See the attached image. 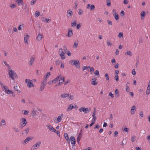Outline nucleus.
I'll list each match as a JSON object with an SVG mask.
<instances>
[{
	"instance_id": "obj_1",
	"label": "nucleus",
	"mask_w": 150,
	"mask_h": 150,
	"mask_svg": "<svg viewBox=\"0 0 150 150\" xmlns=\"http://www.w3.org/2000/svg\"><path fill=\"white\" fill-rule=\"evenodd\" d=\"M69 63L72 65H75L77 68H79L80 67L79 62L77 60H71L69 62Z\"/></svg>"
},
{
	"instance_id": "obj_2",
	"label": "nucleus",
	"mask_w": 150,
	"mask_h": 150,
	"mask_svg": "<svg viewBox=\"0 0 150 150\" xmlns=\"http://www.w3.org/2000/svg\"><path fill=\"white\" fill-rule=\"evenodd\" d=\"M8 75L9 77L13 80H14V77L17 76L16 73L12 70L9 71Z\"/></svg>"
},
{
	"instance_id": "obj_3",
	"label": "nucleus",
	"mask_w": 150,
	"mask_h": 150,
	"mask_svg": "<svg viewBox=\"0 0 150 150\" xmlns=\"http://www.w3.org/2000/svg\"><path fill=\"white\" fill-rule=\"evenodd\" d=\"M47 84V82L45 81H42L41 83L39 89V91H42L44 89Z\"/></svg>"
},
{
	"instance_id": "obj_4",
	"label": "nucleus",
	"mask_w": 150,
	"mask_h": 150,
	"mask_svg": "<svg viewBox=\"0 0 150 150\" xmlns=\"http://www.w3.org/2000/svg\"><path fill=\"white\" fill-rule=\"evenodd\" d=\"M25 82L27 83V86L29 88H31L34 86L32 82V81L30 79H26L25 80Z\"/></svg>"
},
{
	"instance_id": "obj_5",
	"label": "nucleus",
	"mask_w": 150,
	"mask_h": 150,
	"mask_svg": "<svg viewBox=\"0 0 150 150\" xmlns=\"http://www.w3.org/2000/svg\"><path fill=\"white\" fill-rule=\"evenodd\" d=\"M90 109H88V108H85L84 107H82L81 108L79 109V111L81 112L82 111H83L85 113H87L89 112Z\"/></svg>"
},
{
	"instance_id": "obj_6",
	"label": "nucleus",
	"mask_w": 150,
	"mask_h": 150,
	"mask_svg": "<svg viewBox=\"0 0 150 150\" xmlns=\"http://www.w3.org/2000/svg\"><path fill=\"white\" fill-rule=\"evenodd\" d=\"M21 122L20 123L21 126L20 127V128H22L25 126L27 124V122L26 121V119L25 118H22L21 119Z\"/></svg>"
},
{
	"instance_id": "obj_7",
	"label": "nucleus",
	"mask_w": 150,
	"mask_h": 150,
	"mask_svg": "<svg viewBox=\"0 0 150 150\" xmlns=\"http://www.w3.org/2000/svg\"><path fill=\"white\" fill-rule=\"evenodd\" d=\"M59 53L60 56L62 59H65V57L64 55L65 53L62 49L61 48L59 50Z\"/></svg>"
},
{
	"instance_id": "obj_8",
	"label": "nucleus",
	"mask_w": 150,
	"mask_h": 150,
	"mask_svg": "<svg viewBox=\"0 0 150 150\" xmlns=\"http://www.w3.org/2000/svg\"><path fill=\"white\" fill-rule=\"evenodd\" d=\"M41 144V142L40 141L38 143H36L32 147L31 149L33 150H34L37 148H39L40 147Z\"/></svg>"
},
{
	"instance_id": "obj_9",
	"label": "nucleus",
	"mask_w": 150,
	"mask_h": 150,
	"mask_svg": "<svg viewBox=\"0 0 150 150\" xmlns=\"http://www.w3.org/2000/svg\"><path fill=\"white\" fill-rule=\"evenodd\" d=\"M30 128L28 127L22 132V135L26 136L27 135L30 130Z\"/></svg>"
},
{
	"instance_id": "obj_10",
	"label": "nucleus",
	"mask_w": 150,
	"mask_h": 150,
	"mask_svg": "<svg viewBox=\"0 0 150 150\" xmlns=\"http://www.w3.org/2000/svg\"><path fill=\"white\" fill-rule=\"evenodd\" d=\"M95 6L93 5H91L88 4L87 5L86 8L87 9L90 8L91 11L94 10L95 9Z\"/></svg>"
},
{
	"instance_id": "obj_11",
	"label": "nucleus",
	"mask_w": 150,
	"mask_h": 150,
	"mask_svg": "<svg viewBox=\"0 0 150 150\" xmlns=\"http://www.w3.org/2000/svg\"><path fill=\"white\" fill-rule=\"evenodd\" d=\"M35 59V57L34 56H32L31 57L29 63L30 66H31L33 65Z\"/></svg>"
},
{
	"instance_id": "obj_12",
	"label": "nucleus",
	"mask_w": 150,
	"mask_h": 150,
	"mask_svg": "<svg viewBox=\"0 0 150 150\" xmlns=\"http://www.w3.org/2000/svg\"><path fill=\"white\" fill-rule=\"evenodd\" d=\"M150 93V80L148 83V85L147 87L146 94L149 95Z\"/></svg>"
},
{
	"instance_id": "obj_13",
	"label": "nucleus",
	"mask_w": 150,
	"mask_h": 150,
	"mask_svg": "<svg viewBox=\"0 0 150 150\" xmlns=\"http://www.w3.org/2000/svg\"><path fill=\"white\" fill-rule=\"evenodd\" d=\"M70 140L71 144L73 146H74L76 143V140L75 138L73 136H71L70 137Z\"/></svg>"
},
{
	"instance_id": "obj_14",
	"label": "nucleus",
	"mask_w": 150,
	"mask_h": 150,
	"mask_svg": "<svg viewBox=\"0 0 150 150\" xmlns=\"http://www.w3.org/2000/svg\"><path fill=\"white\" fill-rule=\"evenodd\" d=\"M50 74V72H48L47 74H46L44 76L43 81H45L46 82H47V79L48 78Z\"/></svg>"
},
{
	"instance_id": "obj_15",
	"label": "nucleus",
	"mask_w": 150,
	"mask_h": 150,
	"mask_svg": "<svg viewBox=\"0 0 150 150\" xmlns=\"http://www.w3.org/2000/svg\"><path fill=\"white\" fill-rule=\"evenodd\" d=\"M64 115L63 114H61L60 115L58 116L57 119V122H59L61 121L62 120V118L63 117Z\"/></svg>"
},
{
	"instance_id": "obj_16",
	"label": "nucleus",
	"mask_w": 150,
	"mask_h": 150,
	"mask_svg": "<svg viewBox=\"0 0 150 150\" xmlns=\"http://www.w3.org/2000/svg\"><path fill=\"white\" fill-rule=\"evenodd\" d=\"M64 137L66 139L67 142L68 143H70V140L68 137V134L67 133H65L64 134Z\"/></svg>"
},
{
	"instance_id": "obj_17",
	"label": "nucleus",
	"mask_w": 150,
	"mask_h": 150,
	"mask_svg": "<svg viewBox=\"0 0 150 150\" xmlns=\"http://www.w3.org/2000/svg\"><path fill=\"white\" fill-rule=\"evenodd\" d=\"M41 20L43 22H46L47 23L51 21V20L49 19L46 18L45 17H42L41 18Z\"/></svg>"
},
{
	"instance_id": "obj_18",
	"label": "nucleus",
	"mask_w": 150,
	"mask_h": 150,
	"mask_svg": "<svg viewBox=\"0 0 150 150\" xmlns=\"http://www.w3.org/2000/svg\"><path fill=\"white\" fill-rule=\"evenodd\" d=\"M47 127L51 131L53 132L55 129L50 125H46Z\"/></svg>"
},
{
	"instance_id": "obj_19",
	"label": "nucleus",
	"mask_w": 150,
	"mask_h": 150,
	"mask_svg": "<svg viewBox=\"0 0 150 150\" xmlns=\"http://www.w3.org/2000/svg\"><path fill=\"white\" fill-rule=\"evenodd\" d=\"M73 35V32L71 29H70L68 30V36L69 37H71Z\"/></svg>"
},
{
	"instance_id": "obj_20",
	"label": "nucleus",
	"mask_w": 150,
	"mask_h": 150,
	"mask_svg": "<svg viewBox=\"0 0 150 150\" xmlns=\"http://www.w3.org/2000/svg\"><path fill=\"white\" fill-rule=\"evenodd\" d=\"M67 16L68 17H69L70 16H71L73 15L72 11L70 10L67 11Z\"/></svg>"
},
{
	"instance_id": "obj_21",
	"label": "nucleus",
	"mask_w": 150,
	"mask_h": 150,
	"mask_svg": "<svg viewBox=\"0 0 150 150\" xmlns=\"http://www.w3.org/2000/svg\"><path fill=\"white\" fill-rule=\"evenodd\" d=\"M135 106H133L131 110V114H133L134 112H135L136 110H135Z\"/></svg>"
},
{
	"instance_id": "obj_22",
	"label": "nucleus",
	"mask_w": 150,
	"mask_h": 150,
	"mask_svg": "<svg viewBox=\"0 0 150 150\" xmlns=\"http://www.w3.org/2000/svg\"><path fill=\"white\" fill-rule=\"evenodd\" d=\"M29 37V35H27L24 37V41L25 44H28V42L27 41L28 40V38Z\"/></svg>"
},
{
	"instance_id": "obj_23",
	"label": "nucleus",
	"mask_w": 150,
	"mask_h": 150,
	"mask_svg": "<svg viewBox=\"0 0 150 150\" xmlns=\"http://www.w3.org/2000/svg\"><path fill=\"white\" fill-rule=\"evenodd\" d=\"M16 2L18 6H20L23 4V0H16Z\"/></svg>"
},
{
	"instance_id": "obj_24",
	"label": "nucleus",
	"mask_w": 150,
	"mask_h": 150,
	"mask_svg": "<svg viewBox=\"0 0 150 150\" xmlns=\"http://www.w3.org/2000/svg\"><path fill=\"white\" fill-rule=\"evenodd\" d=\"M30 139H30L29 137H27L24 141V143H23V144H26L28 143Z\"/></svg>"
},
{
	"instance_id": "obj_25",
	"label": "nucleus",
	"mask_w": 150,
	"mask_h": 150,
	"mask_svg": "<svg viewBox=\"0 0 150 150\" xmlns=\"http://www.w3.org/2000/svg\"><path fill=\"white\" fill-rule=\"evenodd\" d=\"M43 35L42 34H41L40 33H39L37 36L36 39H37L38 40H40L41 39Z\"/></svg>"
},
{
	"instance_id": "obj_26",
	"label": "nucleus",
	"mask_w": 150,
	"mask_h": 150,
	"mask_svg": "<svg viewBox=\"0 0 150 150\" xmlns=\"http://www.w3.org/2000/svg\"><path fill=\"white\" fill-rule=\"evenodd\" d=\"M146 15V13L144 11H142L141 13V19L142 20L144 18V17Z\"/></svg>"
},
{
	"instance_id": "obj_27",
	"label": "nucleus",
	"mask_w": 150,
	"mask_h": 150,
	"mask_svg": "<svg viewBox=\"0 0 150 150\" xmlns=\"http://www.w3.org/2000/svg\"><path fill=\"white\" fill-rule=\"evenodd\" d=\"M69 96V94H67V93H64L62 94L61 95V97L62 98H65Z\"/></svg>"
},
{
	"instance_id": "obj_28",
	"label": "nucleus",
	"mask_w": 150,
	"mask_h": 150,
	"mask_svg": "<svg viewBox=\"0 0 150 150\" xmlns=\"http://www.w3.org/2000/svg\"><path fill=\"white\" fill-rule=\"evenodd\" d=\"M73 108H74V106L72 104H70L68 107L67 110V111L71 110Z\"/></svg>"
},
{
	"instance_id": "obj_29",
	"label": "nucleus",
	"mask_w": 150,
	"mask_h": 150,
	"mask_svg": "<svg viewBox=\"0 0 150 150\" xmlns=\"http://www.w3.org/2000/svg\"><path fill=\"white\" fill-rule=\"evenodd\" d=\"M31 115L33 117H35L36 115V111L34 110H33L31 112Z\"/></svg>"
},
{
	"instance_id": "obj_30",
	"label": "nucleus",
	"mask_w": 150,
	"mask_h": 150,
	"mask_svg": "<svg viewBox=\"0 0 150 150\" xmlns=\"http://www.w3.org/2000/svg\"><path fill=\"white\" fill-rule=\"evenodd\" d=\"M62 80V79H60L59 81V82L57 84L56 86H61L62 85V84L63 83V82H60Z\"/></svg>"
},
{
	"instance_id": "obj_31",
	"label": "nucleus",
	"mask_w": 150,
	"mask_h": 150,
	"mask_svg": "<svg viewBox=\"0 0 150 150\" xmlns=\"http://www.w3.org/2000/svg\"><path fill=\"white\" fill-rule=\"evenodd\" d=\"M125 54L131 56L132 55V53L130 51H128L125 53Z\"/></svg>"
},
{
	"instance_id": "obj_32",
	"label": "nucleus",
	"mask_w": 150,
	"mask_h": 150,
	"mask_svg": "<svg viewBox=\"0 0 150 150\" xmlns=\"http://www.w3.org/2000/svg\"><path fill=\"white\" fill-rule=\"evenodd\" d=\"M78 3H79V2L77 1H76L75 2L74 4H75V6L74 7V8L75 9H77V7Z\"/></svg>"
},
{
	"instance_id": "obj_33",
	"label": "nucleus",
	"mask_w": 150,
	"mask_h": 150,
	"mask_svg": "<svg viewBox=\"0 0 150 150\" xmlns=\"http://www.w3.org/2000/svg\"><path fill=\"white\" fill-rule=\"evenodd\" d=\"M107 5L108 6H111L110 0H106Z\"/></svg>"
},
{
	"instance_id": "obj_34",
	"label": "nucleus",
	"mask_w": 150,
	"mask_h": 150,
	"mask_svg": "<svg viewBox=\"0 0 150 150\" xmlns=\"http://www.w3.org/2000/svg\"><path fill=\"white\" fill-rule=\"evenodd\" d=\"M18 87L17 86H15L14 87V89L16 91L20 93V90H18Z\"/></svg>"
},
{
	"instance_id": "obj_35",
	"label": "nucleus",
	"mask_w": 150,
	"mask_h": 150,
	"mask_svg": "<svg viewBox=\"0 0 150 150\" xmlns=\"http://www.w3.org/2000/svg\"><path fill=\"white\" fill-rule=\"evenodd\" d=\"M115 18V19L116 20H117L119 19V15L117 13L116 14L114 15V16H113Z\"/></svg>"
},
{
	"instance_id": "obj_36",
	"label": "nucleus",
	"mask_w": 150,
	"mask_h": 150,
	"mask_svg": "<svg viewBox=\"0 0 150 150\" xmlns=\"http://www.w3.org/2000/svg\"><path fill=\"white\" fill-rule=\"evenodd\" d=\"M76 24V22L75 21H74L73 23H71V25L72 27H75Z\"/></svg>"
},
{
	"instance_id": "obj_37",
	"label": "nucleus",
	"mask_w": 150,
	"mask_h": 150,
	"mask_svg": "<svg viewBox=\"0 0 150 150\" xmlns=\"http://www.w3.org/2000/svg\"><path fill=\"white\" fill-rule=\"evenodd\" d=\"M98 77L100 76L99 74V71L98 70H96L94 73Z\"/></svg>"
},
{
	"instance_id": "obj_38",
	"label": "nucleus",
	"mask_w": 150,
	"mask_h": 150,
	"mask_svg": "<svg viewBox=\"0 0 150 150\" xmlns=\"http://www.w3.org/2000/svg\"><path fill=\"white\" fill-rule=\"evenodd\" d=\"M53 132L56 133L58 136H60V133L59 131H57L55 129Z\"/></svg>"
},
{
	"instance_id": "obj_39",
	"label": "nucleus",
	"mask_w": 150,
	"mask_h": 150,
	"mask_svg": "<svg viewBox=\"0 0 150 150\" xmlns=\"http://www.w3.org/2000/svg\"><path fill=\"white\" fill-rule=\"evenodd\" d=\"M115 93L116 94V97H118L119 96V91L118 90L116 89L115 91Z\"/></svg>"
},
{
	"instance_id": "obj_40",
	"label": "nucleus",
	"mask_w": 150,
	"mask_h": 150,
	"mask_svg": "<svg viewBox=\"0 0 150 150\" xmlns=\"http://www.w3.org/2000/svg\"><path fill=\"white\" fill-rule=\"evenodd\" d=\"M40 15V12L38 11H36L35 14V16L36 17H38Z\"/></svg>"
},
{
	"instance_id": "obj_41",
	"label": "nucleus",
	"mask_w": 150,
	"mask_h": 150,
	"mask_svg": "<svg viewBox=\"0 0 150 150\" xmlns=\"http://www.w3.org/2000/svg\"><path fill=\"white\" fill-rule=\"evenodd\" d=\"M1 125H6V122L4 120H2L1 122Z\"/></svg>"
},
{
	"instance_id": "obj_42",
	"label": "nucleus",
	"mask_w": 150,
	"mask_h": 150,
	"mask_svg": "<svg viewBox=\"0 0 150 150\" xmlns=\"http://www.w3.org/2000/svg\"><path fill=\"white\" fill-rule=\"evenodd\" d=\"M115 80L117 81H118L119 80V76L117 75H115L114 77Z\"/></svg>"
},
{
	"instance_id": "obj_43",
	"label": "nucleus",
	"mask_w": 150,
	"mask_h": 150,
	"mask_svg": "<svg viewBox=\"0 0 150 150\" xmlns=\"http://www.w3.org/2000/svg\"><path fill=\"white\" fill-rule=\"evenodd\" d=\"M91 84L93 85H95L98 84L97 82L96 81H92L91 82Z\"/></svg>"
},
{
	"instance_id": "obj_44",
	"label": "nucleus",
	"mask_w": 150,
	"mask_h": 150,
	"mask_svg": "<svg viewBox=\"0 0 150 150\" xmlns=\"http://www.w3.org/2000/svg\"><path fill=\"white\" fill-rule=\"evenodd\" d=\"M81 136H78L77 138V142L78 143L79 142L81 139Z\"/></svg>"
},
{
	"instance_id": "obj_45",
	"label": "nucleus",
	"mask_w": 150,
	"mask_h": 150,
	"mask_svg": "<svg viewBox=\"0 0 150 150\" xmlns=\"http://www.w3.org/2000/svg\"><path fill=\"white\" fill-rule=\"evenodd\" d=\"M68 97H69V100H72L74 99V96L71 95H69V96Z\"/></svg>"
},
{
	"instance_id": "obj_46",
	"label": "nucleus",
	"mask_w": 150,
	"mask_h": 150,
	"mask_svg": "<svg viewBox=\"0 0 150 150\" xmlns=\"http://www.w3.org/2000/svg\"><path fill=\"white\" fill-rule=\"evenodd\" d=\"M107 44L108 46H111L112 45V44L110 42L109 40H107Z\"/></svg>"
},
{
	"instance_id": "obj_47",
	"label": "nucleus",
	"mask_w": 150,
	"mask_h": 150,
	"mask_svg": "<svg viewBox=\"0 0 150 150\" xmlns=\"http://www.w3.org/2000/svg\"><path fill=\"white\" fill-rule=\"evenodd\" d=\"M123 131H125L126 132H128L129 131V128H128L127 127L125 128H124Z\"/></svg>"
},
{
	"instance_id": "obj_48",
	"label": "nucleus",
	"mask_w": 150,
	"mask_h": 150,
	"mask_svg": "<svg viewBox=\"0 0 150 150\" xmlns=\"http://www.w3.org/2000/svg\"><path fill=\"white\" fill-rule=\"evenodd\" d=\"M105 76L106 77V79L107 80H108L109 78L108 74L107 73H106L105 74Z\"/></svg>"
},
{
	"instance_id": "obj_49",
	"label": "nucleus",
	"mask_w": 150,
	"mask_h": 150,
	"mask_svg": "<svg viewBox=\"0 0 150 150\" xmlns=\"http://www.w3.org/2000/svg\"><path fill=\"white\" fill-rule=\"evenodd\" d=\"M24 112L23 114L25 115H28V112L26 110H23L22 112Z\"/></svg>"
},
{
	"instance_id": "obj_50",
	"label": "nucleus",
	"mask_w": 150,
	"mask_h": 150,
	"mask_svg": "<svg viewBox=\"0 0 150 150\" xmlns=\"http://www.w3.org/2000/svg\"><path fill=\"white\" fill-rule=\"evenodd\" d=\"M118 36L119 38H122L123 36V34L122 33H120L118 34Z\"/></svg>"
},
{
	"instance_id": "obj_51",
	"label": "nucleus",
	"mask_w": 150,
	"mask_h": 150,
	"mask_svg": "<svg viewBox=\"0 0 150 150\" xmlns=\"http://www.w3.org/2000/svg\"><path fill=\"white\" fill-rule=\"evenodd\" d=\"M16 6L14 4H11V5L10 6V7L11 8H14L16 7Z\"/></svg>"
},
{
	"instance_id": "obj_52",
	"label": "nucleus",
	"mask_w": 150,
	"mask_h": 150,
	"mask_svg": "<svg viewBox=\"0 0 150 150\" xmlns=\"http://www.w3.org/2000/svg\"><path fill=\"white\" fill-rule=\"evenodd\" d=\"M12 91H11L10 90L8 89L7 90V91H6V93L8 94H11V93H12Z\"/></svg>"
},
{
	"instance_id": "obj_53",
	"label": "nucleus",
	"mask_w": 150,
	"mask_h": 150,
	"mask_svg": "<svg viewBox=\"0 0 150 150\" xmlns=\"http://www.w3.org/2000/svg\"><path fill=\"white\" fill-rule=\"evenodd\" d=\"M126 91L127 92H129V86H127V85L126 86Z\"/></svg>"
},
{
	"instance_id": "obj_54",
	"label": "nucleus",
	"mask_w": 150,
	"mask_h": 150,
	"mask_svg": "<svg viewBox=\"0 0 150 150\" xmlns=\"http://www.w3.org/2000/svg\"><path fill=\"white\" fill-rule=\"evenodd\" d=\"M136 63L135 64V65H136V67H137L138 65H139V60L138 59H136Z\"/></svg>"
},
{
	"instance_id": "obj_55",
	"label": "nucleus",
	"mask_w": 150,
	"mask_h": 150,
	"mask_svg": "<svg viewBox=\"0 0 150 150\" xmlns=\"http://www.w3.org/2000/svg\"><path fill=\"white\" fill-rule=\"evenodd\" d=\"M132 74L133 75H135L136 74V73L135 69H133L132 70Z\"/></svg>"
},
{
	"instance_id": "obj_56",
	"label": "nucleus",
	"mask_w": 150,
	"mask_h": 150,
	"mask_svg": "<svg viewBox=\"0 0 150 150\" xmlns=\"http://www.w3.org/2000/svg\"><path fill=\"white\" fill-rule=\"evenodd\" d=\"M3 88L5 90V92L6 93L7 91V89H8L7 87L6 86H3Z\"/></svg>"
},
{
	"instance_id": "obj_57",
	"label": "nucleus",
	"mask_w": 150,
	"mask_h": 150,
	"mask_svg": "<svg viewBox=\"0 0 150 150\" xmlns=\"http://www.w3.org/2000/svg\"><path fill=\"white\" fill-rule=\"evenodd\" d=\"M83 12L82 10L80 9L79 10L78 13L79 15H81L82 13Z\"/></svg>"
},
{
	"instance_id": "obj_58",
	"label": "nucleus",
	"mask_w": 150,
	"mask_h": 150,
	"mask_svg": "<svg viewBox=\"0 0 150 150\" xmlns=\"http://www.w3.org/2000/svg\"><path fill=\"white\" fill-rule=\"evenodd\" d=\"M107 22H108V24L110 25H112V22L110 21L109 20H107Z\"/></svg>"
},
{
	"instance_id": "obj_59",
	"label": "nucleus",
	"mask_w": 150,
	"mask_h": 150,
	"mask_svg": "<svg viewBox=\"0 0 150 150\" xmlns=\"http://www.w3.org/2000/svg\"><path fill=\"white\" fill-rule=\"evenodd\" d=\"M13 129L15 130V131L16 132H18L19 130L17 128H16L15 127H14L13 128Z\"/></svg>"
},
{
	"instance_id": "obj_60",
	"label": "nucleus",
	"mask_w": 150,
	"mask_h": 150,
	"mask_svg": "<svg viewBox=\"0 0 150 150\" xmlns=\"http://www.w3.org/2000/svg\"><path fill=\"white\" fill-rule=\"evenodd\" d=\"M112 13L113 16H114V15L116 14H117L116 13V11L115 9H113L112 10Z\"/></svg>"
},
{
	"instance_id": "obj_61",
	"label": "nucleus",
	"mask_w": 150,
	"mask_h": 150,
	"mask_svg": "<svg viewBox=\"0 0 150 150\" xmlns=\"http://www.w3.org/2000/svg\"><path fill=\"white\" fill-rule=\"evenodd\" d=\"M125 14V12L124 11H121L120 13V15L121 16H123Z\"/></svg>"
},
{
	"instance_id": "obj_62",
	"label": "nucleus",
	"mask_w": 150,
	"mask_h": 150,
	"mask_svg": "<svg viewBox=\"0 0 150 150\" xmlns=\"http://www.w3.org/2000/svg\"><path fill=\"white\" fill-rule=\"evenodd\" d=\"M135 139H136L135 136L133 137L132 138V142H134L135 141Z\"/></svg>"
},
{
	"instance_id": "obj_63",
	"label": "nucleus",
	"mask_w": 150,
	"mask_h": 150,
	"mask_svg": "<svg viewBox=\"0 0 150 150\" xmlns=\"http://www.w3.org/2000/svg\"><path fill=\"white\" fill-rule=\"evenodd\" d=\"M94 71V68L93 67H91L90 69V72L92 73Z\"/></svg>"
},
{
	"instance_id": "obj_64",
	"label": "nucleus",
	"mask_w": 150,
	"mask_h": 150,
	"mask_svg": "<svg viewBox=\"0 0 150 150\" xmlns=\"http://www.w3.org/2000/svg\"><path fill=\"white\" fill-rule=\"evenodd\" d=\"M119 64L118 63L116 64L114 66L115 68L117 69L118 67Z\"/></svg>"
}]
</instances>
